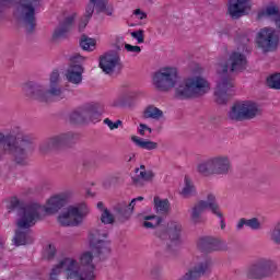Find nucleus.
<instances>
[{"mask_svg": "<svg viewBox=\"0 0 280 280\" xmlns=\"http://www.w3.org/2000/svg\"><path fill=\"white\" fill-rule=\"evenodd\" d=\"M135 16H137L140 21H143V19H148V14L143 11H141V9H136L133 11Z\"/></svg>", "mask_w": 280, "mask_h": 280, "instance_id": "obj_46", "label": "nucleus"}, {"mask_svg": "<svg viewBox=\"0 0 280 280\" xmlns=\"http://www.w3.org/2000/svg\"><path fill=\"white\" fill-rule=\"evenodd\" d=\"M125 104L122 101H115L114 106H124Z\"/></svg>", "mask_w": 280, "mask_h": 280, "instance_id": "obj_49", "label": "nucleus"}, {"mask_svg": "<svg viewBox=\"0 0 280 280\" xmlns=\"http://www.w3.org/2000/svg\"><path fill=\"white\" fill-rule=\"evenodd\" d=\"M277 272V262L270 258H258L254 264H252L247 269L248 279H268Z\"/></svg>", "mask_w": 280, "mask_h": 280, "instance_id": "obj_9", "label": "nucleus"}, {"mask_svg": "<svg viewBox=\"0 0 280 280\" xmlns=\"http://www.w3.org/2000/svg\"><path fill=\"white\" fill-rule=\"evenodd\" d=\"M212 172L219 176H226L231 172V160L226 155L211 158Z\"/></svg>", "mask_w": 280, "mask_h": 280, "instance_id": "obj_17", "label": "nucleus"}, {"mask_svg": "<svg viewBox=\"0 0 280 280\" xmlns=\"http://www.w3.org/2000/svg\"><path fill=\"white\" fill-rule=\"evenodd\" d=\"M143 201V197H137L131 200V202L127 201H120L114 207V211L118 218V220H130V217L132 215L135 211V205L136 202Z\"/></svg>", "mask_w": 280, "mask_h": 280, "instance_id": "obj_14", "label": "nucleus"}, {"mask_svg": "<svg viewBox=\"0 0 280 280\" xmlns=\"http://www.w3.org/2000/svg\"><path fill=\"white\" fill-rule=\"evenodd\" d=\"M126 51H129L130 54H141V47L140 46H133L130 44L125 45Z\"/></svg>", "mask_w": 280, "mask_h": 280, "instance_id": "obj_45", "label": "nucleus"}, {"mask_svg": "<svg viewBox=\"0 0 280 280\" xmlns=\"http://www.w3.org/2000/svg\"><path fill=\"white\" fill-rule=\"evenodd\" d=\"M267 86H269V89L280 91V73H276L267 78Z\"/></svg>", "mask_w": 280, "mask_h": 280, "instance_id": "obj_37", "label": "nucleus"}, {"mask_svg": "<svg viewBox=\"0 0 280 280\" xmlns=\"http://www.w3.org/2000/svg\"><path fill=\"white\" fill-rule=\"evenodd\" d=\"M4 145V150L14 155L18 165H27V159L34 152V143L27 136L16 138L14 136H4L0 133V145Z\"/></svg>", "mask_w": 280, "mask_h": 280, "instance_id": "obj_6", "label": "nucleus"}, {"mask_svg": "<svg viewBox=\"0 0 280 280\" xmlns=\"http://www.w3.org/2000/svg\"><path fill=\"white\" fill-rule=\"evenodd\" d=\"M32 232L30 231V228L27 229H20L15 232L14 236V243L15 246H25V244H32L34 242V238L32 237Z\"/></svg>", "mask_w": 280, "mask_h": 280, "instance_id": "obj_25", "label": "nucleus"}, {"mask_svg": "<svg viewBox=\"0 0 280 280\" xmlns=\"http://www.w3.org/2000/svg\"><path fill=\"white\" fill-rule=\"evenodd\" d=\"M119 56L115 54H107L101 57L100 67L104 73H113L116 67H119Z\"/></svg>", "mask_w": 280, "mask_h": 280, "instance_id": "obj_22", "label": "nucleus"}, {"mask_svg": "<svg viewBox=\"0 0 280 280\" xmlns=\"http://www.w3.org/2000/svg\"><path fill=\"white\" fill-rule=\"evenodd\" d=\"M75 16L77 14L72 13L71 15L66 18L63 22H61L59 26L55 30L52 38H65V36H67V34H69V32H71V28L73 27Z\"/></svg>", "mask_w": 280, "mask_h": 280, "instance_id": "obj_21", "label": "nucleus"}, {"mask_svg": "<svg viewBox=\"0 0 280 280\" xmlns=\"http://www.w3.org/2000/svg\"><path fill=\"white\" fill-rule=\"evenodd\" d=\"M229 63H230V71L234 73L235 71H244L246 69V56L244 54H241L238 51H233L230 55L229 58Z\"/></svg>", "mask_w": 280, "mask_h": 280, "instance_id": "obj_24", "label": "nucleus"}, {"mask_svg": "<svg viewBox=\"0 0 280 280\" xmlns=\"http://www.w3.org/2000/svg\"><path fill=\"white\" fill-rule=\"evenodd\" d=\"M250 9V0H236L229 2L228 12L232 19H240L246 14V10Z\"/></svg>", "mask_w": 280, "mask_h": 280, "instance_id": "obj_18", "label": "nucleus"}, {"mask_svg": "<svg viewBox=\"0 0 280 280\" xmlns=\"http://www.w3.org/2000/svg\"><path fill=\"white\" fill-rule=\"evenodd\" d=\"M23 92L26 97L38 102H51V100H65L67 97V90L60 86V72L58 70L50 73L48 90L30 81L23 85Z\"/></svg>", "mask_w": 280, "mask_h": 280, "instance_id": "obj_4", "label": "nucleus"}, {"mask_svg": "<svg viewBox=\"0 0 280 280\" xmlns=\"http://www.w3.org/2000/svg\"><path fill=\"white\" fill-rule=\"evenodd\" d=\"M154 205L156 213L161 215L167 213L170 211V200L167 199H159V197H154Z\"/></svg>", "mask_w": 280, "mask_h": 280, "instance_id": "obj_31", "label": "nucleus"}, {"mask_svg": "<svg viewBox=\"0 0 280 280\" xmlns=\"http://www.w3.org/2000/svg\"><path fill=\"white\" fill-rule=\"evenodd\" d=\"M138 132L141 137H145V132H149V135H152V128L148 127L145 124H140L138 128Z\"/></svg>", "mask_w": 280, "mask_h": 280, "instance_id": "obj_43", "label": "nucleus"}, {"mask_svg": "<svg viewBox=\"0 0 280 280\" xmlns=\"http://www.w3.org/2000/svg\"><path fill=\"white\" fill-rule=\"evenodd\" d=\"M132 38H136V40H138L139 45H141V43H144V36H143V31H136L131 33Z\"/></svg>", "mask_w": 280, "mask_h": 280, "instance_id": "obj_44", "label": "nucleus"}, {"mask_svg": "<svg viewBox=\"0 0 280 280\" xmlns=\"http://www.w3.org/2000/svg\"><path fill=\"white\" fill-rule=\"evenodd\" d=\"M259 115H261V109L259 105L253 101L235 103L229 113V117L233 121H246L255 119V117Z\"/></svg>", "mask_w": 280, "mask_h": 280, "instance_id": "obj_8", "label": "nucleus"}, {"mask_svg": "<svg viewBox=\"0 0 280 280\" xmlns=\"http://www.w3.org/2000/svg\"><path fill=\"white\" fill-rule=\"evenodd\" d=\"M154 172L145 171V165H141L140 168H136V176L131 177L136 187H143V183H150L153 180Z\"/></svg>", "mask_w": 280, "mask_h": 280, "instance_id": "obj_23", "label": "nucleus"}, {"mask_svg": "<svg viewBox=\"0 0 280 280\" xmlns=\"http://www.w3.org/2000/svg\"><path fill=\"white\" fill-rule=\"evenodd\" d=\"M82 73H84V68L80 63H71L66 71V80L70 84H82Z\"/></svg>", "mask_w": 280, "mask_h": 280, "instance_id": "obj_20", "label": "nucleus"}, {"mask_svg": "<svg viewBox=\"0 0 280 280\" xmlns=\"http://www.w3.org/2000/svg\"><path fill=\"white\" fill-rule=\"evenodd\" d=\"M197 246L202 253H211V250H226V242L210 236L201 237Z\"/></svg>", "mask_w": 280, "mask_h": 280, "instance_id": "obj_15", "label": "nucleus"}, {"mask_svg": "<svg viewBox=\"0 0 280 280\" xmlns=\"http://www.w3.org/2000/svg\"><path fill=\"white\" fill-rule=\"evenodd\" d=\"M73 139H75V135H73V132L54 136L45 140L39 145V152H42V154H47V152H50V150H58L60 148H65L69 145L71 141H73Z\"/></svg>", "mask_w": 280, "mask_h": 280, "instance_id": "obj_11", "label": "nucleus"}, {"mask_svg": "<svg viewBox=\"0 0 280 280\" xmlns=\"http://www.w3.org/2000/svg\"><path fill=\"white\" fill-rule=\"evenodd\" d=\"M97 209H104V202L100 201V202L97 203Z\"/></svg>", "mask_w": 280, "mask_h": 280, "instance_id": "obj_50", "label": "nucleus"}, {"mask_svg": "<svg viewBox=\"0 0 280 280\" xmlns=\"http://www.w3.org/2000/svg\"><path fill=\"white\" fill-rule=\"evenodd\" d=\"M270 237L275 244H280V222L271 231Z\"/></svg>", "mask_w": 280, "mask_h": 280, "instance_id": "obj_39", "label": "nucleus"}, {"mask_svg": "<svg viewBox=\"0 0 280 280\" xmlns=\"http://www.w3.org/2000/svg\"><path fill=\"white\" fill-rule=\"evenodd\" d=\"M206 209H209L217 218H222V211H220V206L215 201V195L209 194L206 201L200 200L192 207L190 220L194 224H200L202 222V213H205Z\"/></svg>", "mask_w": 280, "mask_h": 280, "instance_id": "obj_10", "label": "nucleus"}, {"mask_svg": "<svg viewBox=\"0 0 280 280\" xmlns=\"http://www.w3.org/2000/svg\"><path fill=\"white\" fill-rule=\"evenodd\" d=\"M83 113L85 115V122L92 121V124H97L102 118V105L100 103L84 105Z\"/></svg>", "mask_w": 280, "mask_h": 280, "instance_id": "obj_19", "label": "nucleus"}, {"mask_svg": "<svg viewBox=\"0 0 280 280\" xmlns=\"http://www.w3.org/2000/svg\"><path fill=\"white\" fill-rule=\"evenodd\" d=\"M93 12H95V4L90 3L85 9V15L81 19L79 23V32H84L86 25H89V21H91V16H93Z\"/></svg>", "mask_w": 280, "mask_h": 280, "instance_id": "obj_28", "label": "nucleus"}, {"mask_svg": "<svg viewBox=\"0 0 280 280\" xmlns=\"http://www.w3.org/2000/svg\"><path fill=\"white\" fill-rule=\"evenodd\" d=\"M257 45L265 51H275L279 45V35L275 28L265 27L259 31Z\"/></svg>", "mask_w": 280, "mask_h": 280, "instance_id": "obj_12", "label": "nucleus"}, {"mask_svg": "<svg viewBox=\"0 0 280 280\" xmlns=\"http://www.w3.org/2000/svg\"><path fill=\"white\" fill-rule=\"evenodd\" d=\"M143 117L145 119H161L163 117V110L154 105H149L143 112Z\"/></svg>", "mask_w": 280, "mask_h": 280, "instance_id": "obj_29", "label": "nucleus"}, {"mask_svg": "<svg viewBox=\"0 0 280 280\" xmlns=\"http://www.w3.org/2000/svg\"><path fill=\"white\" fill-rule=\"evenodd\" d=\"M90 3L95 4L97 3V0H90Z\"/></svg>", "mask_w": 280, "mask_h": 280, "instance_id": "obj_51", "label": "nucleus"}, {"mask_svg": "<svg viewBox=\"0 0 280 280\" xmlns=\"http://www.w3.org/2000/svg\"><path fill=\"white\" fill-rule=\"evenodd\" d=\"M280 14V9L277 5H269L266 9L258 12V19H264V16H276Z\"/></svg>", "mask_w": 280, "mask_h": 280, "instance_id": "obj_33", "label": "nucleus"}, {"mask_svg": "<svg viewBox=\"0 0 280 280\" xmlns=\"http://www.w3.org/2000/svg\"><path fill=\"white\" fill-rule=\"evenodd\" d=\"M197 170L199 174H202L203 176H211V174H213V164L211 162V158L205 162H201L197 166Z\"/></svg>", "mask_w": 280, "mask_h": 280, "instance_id": "obj_32", "label": "nucleus"}, {"mask_svg": "<svg viewBox=\"0 0 280 280\" xmlns=\"http://www.w3.org/2000/svg\"><path fill=\"white\" fill-rule=\"evenodd\" d=\"M43 0H0V14L5 12L10 5L18 3L15 16L27 34L36 30V10L40 8Z\"/></svg>", "mask_w": 280, "mask_h": 280, "instance_id": "obj_5", "label": "nucleus"}, {"mask_svg": "<svg viewBox=\"0 0 280 280\" xmlns=\"http://www.w3.org/2000/svg\"><path fill=\"white\" fill-rule=\"evenodd\" d=\"M44 257L46 259H54L56 257V246L49 244L45 249Z\"/></svg>", "mask_w": 280, "mask_h": 280, "instance_id": "obj_40", "label": "nucleus"}, {"mask_svg": "<svg viewBox=\"0 0 280 280\" xmlns=\"http://www.w3.org/2000/svg\"><path fill=\"white\" fill-rule=\"evenodd\" d=\"M184 180H185V186L182 189V196L184 198H189L190 196H194L196 194V187L194 186L189 177L186 176Z\"/></svg>", "mask_w": 280, "mask_h": 280, "instance_id": "obj_34", "label": "nucleus"}, {"mask_svg": "<svg viewBox=\"0 0 280 280\" xmlns=\"http://www.w3.org/2000/svg\"><path fill=\"white\" fill-rule=\"evenodd\" d=\"M79 60H82V56L77 55V56L71 57V62H78Z\"/></svg>", "mask_w": 280, "mask_h": 280, "instance_id": "obj_47", "label": "nucleus"}, {"mask_svg": "<svg viewBox=\"0 0 280 280\" xmlns=\"http://www.w3.org/2000/svg\"><path fill=\"white\" fill-rule=\"evenodd\" d=\"M220 81L217 83L214 95L218 104H226L233 95V79L229 75V63L221 65V70H218Z\"/></svg>", "mask_w": 280, "mask_h": 280, "instance_id": "obj_7", "label": "nucleus"}, {"mask_svg": "<svg viewBox=\"0 0 280 280\" xmlns=\"http://www.w3.org/2000/svg\"><path fill=\"white\" fill-rule=\"evenodd\" d=\"M131 141L137 145V148H141L142 150H156L159 148V143L151 141V140H144L139 138L138 136H132Z\"/></svg>", "mask_w": 280, "mask_h": 280, "instance_id": "obj_26", "label": "nucleus"}, {"mask_svg": "<svg viewBox=\"0 0 280 280\" xmlns=\"http://www.w3.org/2000/svg\"><path fill=\"white\" fill-rule=\"evenodd\" d=\"M180 231H183V225L176 221H171L166 231H156L155 235L159 240H167L168 237L173 244H176L180 240Z\"/></svg>", "mask_w": 280, "mask_h": 280, "instance_id": "obj_16", "label": "nucleus"}, {"mask_svg": "<svg viewBox=\"0 0 280 280\" xmlns=\"http://www.w3.org/2000/svg\"><path fill=\"white\" fill-rule=\"evenodd\" d=\"M70 121L72 124H86V115L84 114V106L79 107L70 114Z\"/></svg>", "mask_w": 280, "mask_h": 280, "instance_id": "obj_30", "label": "nucleus"}, {"mask_svg": "<svg viewBox=\"0 0 280 280\" xmlns=\"http://www.w3.org/2000/svg\"><path fill=\"white\" fill-rule=\"evenodd\" d=\"M177 84V86H176ZM153 86L158 91L167 92L175 89L177 100H192L209 93V81L202 77H190L178 81V69L174 67L161 68L153 74Z\"/></svg>", "mask_w": 280, "mask_h": 280, "instance_id": "obj_2", "label": "nucleus"}, {"mask_svg": "<svg viewBox=\"0 0 280 280\" xmlns=\"http://www.w3.org/2000/svg\"><path fill=\"white\" fill-rule=\"evenodd\" d=\"M144 220H147L143 222L144 229H156V226L163 222V219L156 215H147Z\"/></svg>", "mask_w": 280, "mask_h": 280, "instance_id": "obj_35", "label": "nucleus"}, {"mask_svg": "<svg viewBox=\"0 0 280 280\" xmlns=\"http://www.w3.org/2000/svg\"><path fill=\"white\" fill-rule=\"evenodd\" d=\"M80 47H82L84 51H93V49H95V39L82 35Z\"/></svg>", "mask_w": 280, "mask_h": 280, "instance_id": "obj_36", "label": "nucleus"}, {"mask_svg": "<svg viewBox=\"0 0 280 280\" xmlns=\"http://www.w3.org/2000/svg\"><path fill=\"white\" fill-rule=\"evenodd\" d=\"M108 232L94 230L90 232L89 242L91 252H85L80 257V265L78 260L72 258H63L50 272L49 280H58V275L62 270L66 272V279L77 280H95V265L93 258L97 257L100 261H104L106 257L110 256V241L106 240Z\"/></svg>", "mask_w": 280, "mask_h": 280, "instance_id": "obj_1", "label": "nucleus"}, {"mask_svg": "<svg viewBox=\"0 0 280 280\" xmlns=\"http://www.w3.org/2000/svg\"><path fill=\"white\" fill-rule=\"evenodd\" d=\"M220 220H221V229H222V231H224V229H226V223L224 222L223 217L220 218Z\"/></svg>", "mask_w": 280, "mask_h": 280, "instance_id": "obj_48", "label": "nucleus"}, {"mask_svg": "<svg viewBox=\"0 0 280 280\" xmlns=\"http://www.w3.org/2000/svg\"><path fill=\"white\" fill-rule=\"evenodd\" d=\"M97 12H106V5H108V0H97L95 2Z\"/></svg>", "mask_w": 280, "mask_h": 280, "instance_id": "obj_42", "label": "nucleus"}, {"mask_svg": "<svg viewBox=\"0 0 280 280\" xmlns=\"http://www.w3.org/2000/svg\"><path fill=\"white\" fill-rule=\"evenodd\" d=\"M69 202V194L62 192L48 199L46 206L38 203H31L25 207H21V200L13 197L8 206L9 213L14 209H20V219L18 221V229H32L38 220L40 214L51 215L58 213L62 207H67Z\"/></svg>", "mask_w": 280, "mask_h": 280, "instance_id": "obj_3", "label": "nucleus"}, {"mask_svg": "<svg viewBox=\"0 0 280 280\" xmlns=\"http://www.w3.org/2000/svg\"><path fill=\"white\" fill-rule=\"evenodd\" d=\"M244 226H248L249 229H253V231H258V229H261V223L257 218L252 219H241L236 225V229L240 231L244 229Z\"/></svg>", "mask_w": 280, "mask_h": 280, "instance_id": "obj_27", "label": "nucleus"}, {"mask_svg": "<svg viewBox=\"0 0 280 280\" xmlns=\"http://www.w3.org/2000/svg\"><path fill=\"white\" fill-rule=\"evenodd\" d=\"M104 124L108 126L109 130H117V128L121 126V120H116L115 122H113V120H110L109 118H105Z\"/></svg>", "mask_w": 280, "mask_h": 280, "instance_id": "obj_41", "label": "nucleus"}, {"mask_svg": "<svg viewBox=\"0 0 280 280\" xmlns=\"http://www.w3.org/2000/svg\"><path fill=\"white\" fill-rule=\"evenodd\" d=\"M84 220L82 209L70 206L67 211L59 214L58 222L61 226H80Z\"/></svg>", "mask_w": 280, "mask_h": 280, "instance_id": "obj_13", "label": "nucleus"}, {"mask_svg": "<svg viewBox=\"0 0 280 280\" xmlns=\"http://www.w3.org/2000/svg\"><path fill=\"white\" fill-rule=\"evenodd\" d=\"M101 221L103 224H113L115 222V215H113L108 209H104L101 215Z\"/></svg>", "mask_w": 280, "mask_h": 280, "instance_id": "obj_38", "label": "nucleus"}]
</instances>
